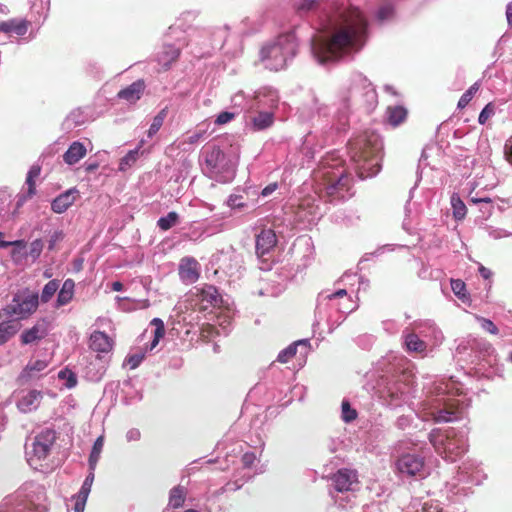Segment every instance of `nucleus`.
Wrapping results in <instances>:
<instances>
[{
  "label": "nucleus",
  "mask_w": 512,
  "mask_h": 512,
  "mask_svg": "<svg viewBox=\"0 0 512 512\" xmlns=\"http://www.w3.org/2000/svg\"><path fill=\"white\" fill-rule=\"evenodd\" d=\"M151 324L155 326L154 339L151 343V349H153L159 343V340L164 336L165 326L160 318H154L151 321Z\"/></svg>",
  "instance_id": "nucleus-38"
},
{
  "label": "nucleus",
  "mask_w": 512,
  "mask_h": 512,
  "mask_svg": "<svg viewBox=\"0 0 512 512\" xmlns=\"http://www.w3.org/2000/svg\"><path fill=\"white\" fill-rule=\"evenodd\" d=\"M138 154H139V150L138 149H135V150H131L129 151L122 159H121V162H120V170H124L125 169V166H131L133 163L136 162L137 158H138Z\"/></svg>",
  "instance_id": "nucleus-42"
},
{
  "label": "nucleus",
  "mask_w": 512,
  "mask_h": 512,
  "mask_svg": "<svg viewBox=\"0 0 512 512\" xmlns=\"http://www.w3.org/2000/svg\"><path fill=\"white\" fill-rule=\"evenodd\" d=\"M3 237H4V234L0 232V248H6L9 246L25 247V242L23 240L5 241V240H3Z\"/></svg>",
  "instance_id": "nucleus-51"
},
{
  "label": "nucleus",
  "mask_w": 512,
  "mask_h": 512,
  "mask_svg": "<svg viewBox=\"0 0 512 512\" xmlns=\"http://www.w3.org/2000/svg\"><path fill=\"white\" fill-rule=\"evenodd\" d=\"M93 481H94V470H90V473L84 480L79 493L83 494L84 496L85 495L88 496L90 493Z\"/></svg>",
  "instance_id": "nucleus-47"
},
{
  "label": "nucleus",
  "mask_w": 512,
  "mask_h": 512,
  "mask_svg": "<svg viewBox=\"0 0 512 512\" xmlns=\"http://www.w3.org/2000/svg\"><path fill=\"white\" fill-rule=\"evenodd\" d=\"M368 23L357 7L344 14L342 24L329 36H319L312 41V52L319 63L336 62L343 56L360 51L367 40Z\"/></svg>",
  "instance_id": "nucleus-1"
},
{
  "label": "nucleus",
  "mask_w": 512,
  "mask_h": 512,
  "mask_svg": "<svg viewBox=\"0 0 512 512\" xmlns=\"http://www.w3.org/2000/svg\"><path fill=\"white\" fill-rule=\"evenodd\" d=\"M304 344H306V341H304V340H300V341H296V342L292 343L291 345H289L287 348H285L284 350H282L279 353L277 360L281 363L289 362L292 358L295 357L298 345H304Z\"/></svg>",
  "instance_id": "nucleus-30"
},
{
  "label": "nucleus",
  "mask_w": 512,
  "mask_h": 512,
  "mask_svg": "<svg viewBox=\"0 0 512 512\" xmlns=\"http://www.w3.org/2000/svg\"><path fill=\"white\" fill-rule=\"evenodd\" d=\"M179 276L183 281L189 283L196 282L200 276L199 263L191 257L181 259L179 265Z\"/></svg>",
  "instance_id": "nucleus-14"
},
{
  "label": "nucleus",
  "mask_w": 512,
  "mask_h": 512,
  "mask_svg": "<svg viewBox=\"0 0 512 512\" xmlns=\"http://www.w3.org/2000/svg\"><path fill=\"white\" fill-rule=\"evenodd\" d=\"M179 55H180V51L179 50H175L173 52V58L172 59L175 61L176 59H178Z\"/></svg>",
  "instance_id": "nucleus-62"
},
{
  "label": "nucleus",
  "mask_w": 512,
  "mask_h": 512,
  "mask_svg": "<svg viewBox=\"0 0 512 512\" xmlns=\"http://www.w3.org/2000/svg\"><path fill=\"white\" fill-rule=\"evenodd\" d=\"M103 446H104V437L103 436H99L94 444H93V447H92V451L90 453V456H89V467H90V470H95L96 468V465L100 459V455H101V452L103 450Z\"/></svg>",
  "instance_id": "nucleus-28"
},
{
  "label": "nucleus",
  "mask_w": 512,
  "mask_h": 512,
  "mask_svg": "<svg viewBox=\"0 0 512 512\" xmlns=\"http://www.w3.org/2000/svg\"><path fill=\"white\" fill-rule=\"evenodd\" d=\"M168 114V108H163L154 118L152 121V124L150 125V128L148 129V136L152 137L154 136L162 127L165 118Z\"/></svg>",
  "instance_id": "nucleus-32"
},
{
  "label": "nucleus",
  "mask_w": 512,
  "mask_h": 512,
  "mask_svg": "<svg viewBox=\"0 0 512 512\" xmlns=\"http://www.w3.org/2000/svg\"><path fill=\"white\" fill-rule=\"evenodd\" d=\"M17 332L15 324L4 321L0 323V346L4 345L10 338H12Z\"/></svg>",
  "instance_id": "nucleus-31"
},
{
  "label": "nucleus",
  "mask_w": 512,
  "mask_h": 512,
  "mask_svg": "<svg viewBox=\"0 0 512 512\" xmlns=\"http://www.w3.org/2000/svg\"><path fill=\"white\" fill-rule=\"evenodd\" d=\"M201 136H202L201 133H196L189 137L188 142L190 144L196 143L201 138Z\"/></svg>",
  "instance_id": "nucleus-61"
},
{
  "label": "nucleus",
  "mask_w": 512,
  "mask_h": 512,
  "mask_svg": "<svg viewBox=\"0 0 512 512\" xmlns=\"http://www.w3.org/2000/svg\"><path fill=\"white\" fill-rule=\"evenodd\" d=\"M58 378L66 380V387L73 388L77 384L76 375L69 369H63L58 373Z\"/></svg>",
  "instance_id": "nucleus-40"
},
{
  "label": "nucleus",
  "mask_w": 512,
  "mask_h": 512,
  "mask_svg": "<svg viewBox=\"0 0 512 512\" xmlns=\"http://www.w3.org/2000/svg\"><path fill=\"white\" fill-rule=\"evenodd\" d=\"M48 366L45 360L30 361L20 374V379L29 380L35 376L36 373L43 371Z\"/></svg>",
  "instance_id": "nucleus-24"
},
{
  "label": "nucleus",
  "mask_w": 512,
  "mask_h": 512,
  "mask_svg": "<svg viewBox=\"0 0 512 512\" xmlns=\"http://www.w3.org/2000/svg\"><path fill=\"white\" fill-rule=\"evenodd\" d=\"M405 345L407 350L412 352L421 353L426 350V343L414 333H410L406 336Z\"/></svg>",
  "instance_id": "nucleus-29"
},
{
  "label": "nucleus",
  "mask_w": 512,
  "mask_h": 512,
  "mask_svg": "<svg viewBox=\"0 0 512 512\" xmlns=\"http://www.w3.org/2000/svg\"><path fill=\"white\" fill-rule=\"evenodd\" d=\"M397 470L400 474L406 476H426L424 458L416 454L402 455L396 462Z\"/></svg>",
  "instance_id": "nucleus-9"
},
{
  "label": "nucleus",
  "mask_w": 512,
  "mask_h": 512,
  "mask_svg": "<svg viewBox=\"0 0 512 512\" xmlns=\"http://www.w3.org/2000/svg\"><path fill=\"white\" fill-rule=\"evenodd\" d=\"M256 457L253 453H245L242 456V463L244 467H251L255 461Z\"/></svg>",
  "instance_id": "nucleus-53"
},
{
  "label": "nucleus",
  "mask_w": 512,
  "mask_h": 512,
  "mask_svg": "<svg viewBox=\"0 0 512 512\" xmlns=\"http://www.w3.org/2000/svg\"><path fill=\"white\" fill-rule=\"evenodd\" d=\"M98 167H99L98 163H89L85 166V170H86V172L91 173V172L97 170Z\"/></svg>",
  "instance_id": "nucleus-59"
},
{
  "label": "nucleus",
  "mask_w": 512,
  "mask_h": 512,
  "mask_svg": "<svg viewBox=\"0 0 512 512\" xmlns=\"http://www.w3.org/2000/svg\"><path fill=\"white\" fill-rule=\"evenodd\" d=\"M479 273L484 279H489L492 276V272L483 265L479 267Z\"/></svg>",
  "instance_id": "nucleus-56"
},
{
  "label": "nucleus",
  "mask_w": 512,
  "mask_h": 512,
  "mask_svg": "<svg viewBox=\"0 0 512 512\" xmlns=\"http://www.w3.org/2000/svg\"><path fill=\"white\" fill-rule=\"evenodd\" d=\"M347 295V291L345 289H339L338 291L332 293L328 296L329 299L333 298H342Z\"/></svg>",
  "instance_id": "nucleus-57"
},
{
  "label": "nucleus",
  "mask_w": 512,
  "mask_h": 512,
  "mask_svg": "<svg viewBox=\"0 0 512 512\" xmlns=\"http://www.w3.org/2000/svg\"><path fill=\"white\" fill-rule=\"evenodd\" d=\"M56 431L51 428L42 430L36 437L33 443V453L38 459H45L51 450L55 440Z\"/></svg>",
  "instance_id": "nucleus-10"
},
{
  "label": "nucleus",
  "mask_w": 512,
  "mask_h": 512,
  "mask_svg": "<svg viewBox=\"0 0 512 512\" xmlns=\"http://www.w3.org/2000/svg\"><path fill=\"white\" fill-rule=\"evenodd\" d=\"M387 122L392 127H397L406 121L408 111L405 107L400 105L388 106L386 109Z\"/></svg>",
  "instance_id": "nucleus-20"
},
{
  "label": "nucleus",
  "mask_w": 512,
  "mask_h": 512,
  "mask_svg": "<svg viewBox=\"0 0 512 512\" xmlns=\"http://www.w3.org/2000/svg\"><path fill=\"white\" fill-rule=\"evenodd\" d=\"M114 346V341L103 331H94L89 338V347L98 353H109Z\"/></svg>",
  "instance_id": "nucleus-13"
},
{
  "label": "nucleus",
  "mask_w": 512,
  "mask_h": 512,
  "mask_svg": "<svg viewBox=\"0 0 512 512\" xmlns=\"http://www.w3.org/2000/svg\"><path fill=\"white\" fill-rule=\"evenodd\" d=\"M228 205L232 209H241L245 207V203L243 201V196L241 195H231L228 199Z\"/></svg>",
  "instance_id": "nucleus-48"
},
{
  "label": "nucleus",
  "mask_w": 512,
  "mask_h": 512,
  "mask_svg": "<svg viewBox=\"0 0 512 512\" xmlns=\"http://www.w3.org/2000/svg\"><path fill=\"white\" fill-rule=\"evenodd\" d=\"M477 320L480 322L481 327L489 332L490 334L496 335L498 334L499 330L497 326L490 320L484 317H477Z\"/></svg>",
  "instance_id": "nucleus-43"
},
{
  "label": "nucleus",
  "mask_w": 512,
  "mask_h": 512,
  "mask_svg": "<svg viewBox=\"0 0 512 512\" xmlns=\"http://www.w3.org/2000/svg\"><path fill=\"white\" fill-rule=\"evenodd\" d=\"M77 196L78 190L76 188L65 191L53 200L52 210L59 214L65 212L76 201Z\"/></svg>",
  "instance_id": "nucleus-16"
},
{
  "label": "nucleus",
  "mask_w": 512,
  "mask_h": 512,
  "mask_svg": "<svg viewBox=\"0 0 512 512\" xmlns=\"http://www.w3.org/2000/svg\"><path fill=\"white\" fill-rule=\"evenodd\" d=\"M429 440L438 454L452 462L467 451V440L453 428L444 431L434 429L429 434Z\"/></svg>",
  "instance_id": "nucleus-3"
},
{
  "label": "nucleus",
  "mask_w": 512,
  "mask_h": 512,
  "mask_svg": "<svg viewBox=\"0 0 512 512\" xmlns=\"http://www.w3.org/2000/svg\"><path fill=\"white\" fill-rule=\"evenodd\" d=\"M432 415L435 422H451L458 419L457 409L452 406L440 409Z\"/></svg>",
  "instance_id": "nucleus-27"
},
{
  "label": "nucleus",
  "mask_w": 512,
  "mask_h": 512,
  "mask_svg": "<svg viewBox=\"0 0 512 512\" xmlns=\"http://www.w3.org/2000/svg\"><path fill=\"white\" fill-rule=\"evenodd\" d=\"M277 237L272 229L262 230L256 237V253L258 256H264L275 247Z\"/></svg>",
  "instance_id": "nucleus-15"
},
{
  "label": "nucleus",
  "mask_w": 512,
  "mask_h": 512,
  "mask_svg": "<svg viewBox=\"0 0 512 512\" xmlns=\"http://www.w3.org/2000/svg\"><path fill=\"white\" fill-rule=\"evenodd\" d=\"M495 109L492 103H488L480 112L478 121L480 124H485L487 120L494 114Z\"/></svg>",
  "instance_id": "nucleus-45"
},
{
  "label": "nucleus",
  "mask_w": 512,
  "mask_h": 512,
  "mask_svg": "<svg viewBox=\"0 0 512 512\" xmlns=\"http://www.w3.org/2000/svg\"><path fill=\"white\" fill-rule=\"evenodd\" d=\"M305 206H309L308 200H303V201L299 204V208H304Z\"/></svg>",
  "instance_id": "nucleus-63"
},
{
  "label": "nucleus",
  "mask_w": 512,
  "mask_h": 512,
  "mask_svg": "<svg viewBox=\"0 0 512 512\" xmlns=\"http://www.w3.org/2000/svg\"><path fill=\"white\" fill-rule=\"evenodd\" d=\"M178 219H179L178 214L176 212L172 211V212H169L165 217H161L158 220L157 225L161 230L167 231L170 228H172L174 225H176V223L178 222Z\"/></svg>",
  "instance_id": "nucleus-35"
},
{
  "label": "nucleus",
  "mask_w": 512,
  "mask_h": 512,
  "mask_svg": "<svg viewBox=\"0 0 512 512\" xmlns=\"http://www.w3.org/2000/svg\"><path fill=\"white\" fill-rule=\"evenodd\" d=\"M39 296L37 293H30L26 296H15L12 302L4 308L5 315L26 319L38 308Z\"/></svg>",
  "instance_id": "nucleus-7"
},
{
  "label": "nucleus",
  "mask_w": 512,
  "mask_h": 512,
  "mask_svg": "<svg viewBox=\"0 0 512 512\" xmlns=\"http://www.w3.org/2000/svg\"><path fill=\"white\" fill-rule=\"evenodd\" d=\"M43 247H44V244L42 242V240L40 239H36L34 240L31 245H30V249H29V255L33 258V259H37L42 250H43Z\"/></svg>",
  "instance_id": "nucleus-46"
},
{
  "label": "nucleus",
  "mask_w": 512,
  "mask_h": 512,
  "mask_svg": "<svg viewBox=\"0 0 512 512\" xmlns=\"http://www.w3.org/2000/svg\"><path fill=\"white\" fill-rule=\"evenodd\" d=\"M506 18L508 24L512 26V1L506 7Z\"/></svg>",
  "instance_id": "nucleus-58"
},
{
  "label": "nucleus",
  "mask_w": 512,
  "mask_h": 512,
  "mask_svg": "<svg viewBox=\"0 0 512 512\" xmlns=\"http://www.w3.org/2000/svg\"><path fill=\"white\" fill-rule=\"evenodd\" d=\"M234 117H235L234 113H231V112H228V111L221 112L217 116V118L215 120V124H217V125L226 124V123L230 122L231 120H233Z\"/></svg>",
  "instance_id": "nucleus-49"
},
{
  "label": "nucleus",
  "mask_w": 512,
  "mask_h": 512,
  "mask_svg": "<svg viewBox=\"0 0 512 512\" xmlns=\"http://www.w3.org/2000/svg\"><path fill=\"white\" fill-rule=\"evenodd\" d=\"M75 283L72 279H66L58 293L56 307L67 305L74 296Z\"/></svg>",
  "instance_id": "nucleus-23"
},
{
  "label": "nucleus",
  "mask_w": 512,
  "mask_h": 512,
  "mask_svg": "<svg viewBox=\"0 0 512 512\" xmlns=\"http://www.w3.org/2000/svg\"><path fill=\"white\" fill-rule=\"evenodd\" d=\"M506 160L512 165V137L508 139L504 146Z\"/></svg>",
  "instance_id": "nucleus-52"
},
{
  "label": "nucleus",
  "mask_w": 512,
  "mask_h": 512,
  "mask_svg": "<svg viewBox=\"0 0 512 512\" xmlns=\"http://www.w3.org/2000/svg\"><path fill=\"white\" fill-rule=\"evenodd\" d=\"M141 360V356L133 355L128 358V364L130 365L131 368H136L140 364Z\"/></svg>",
  "instance_id": "nucleus-54"
},
{
  "label": "nucleus",
  "mask_w": 512,
  "mask_h": 512,
  "mask_svg": "<svg viewBox=\"0 0 512 512\" xmlns=\"http://www.w3.org/2000/svg\"><path fill=\"white\" fill-rule=\"evenodd\" d=\"M277 189V184L276 183H272V184H269L267 185L261 192V194L263 196H268L270 195L271 193H273L275 190Z\"/></svg>",
  "instance_id": "nucleus-55"
},
{
  "label": "nucleus",
  "mask_w": 512,
  "mask_h": 512,
  "mask_svg": "<svg viewBox=\"0 0 512 512\" xmlns=\"http://www.w3.org/2000/svg\"><path fill=\"white\" fill-rule=\"evenodd\" d=\"M55 241H56V238H55V239H52V240L50 241V244H49V249H50V250H52V249H53L54 244H55Z\"/></svg>",
  "instance_id": "nucleus-64"
},
{
  "label": "nucleus",
  "mask_w": 512,
  "mask_h": 512,
  "mask_svg": "<svg viewBox=\"0 0 512 512\" xmlns=\"http://www.w3.org/2000/svg\"><path fill=\"white\" fill-rule=\"evenodd\" d=\"M451 204L453 207V216L455 219L461 220L466 215V206L463 201L456 195L451 197Z\"/></svg>",
  "instance_id": "nucleus-37"
},
{
  "label": "nucleus",
  "mask_w": 512,
  "mask_h": 512,
  "mask_svg": "<svg viewBox=\"0 0 512 512\" xmlns=\"http://www.w3.org/2000/svg\"><path fill=\"white\" fill-rule=\"evenodd\" d=\"M297 48L296 37L293 32L278 36L277 40L261 49V60H271V69L279 70L286 65L289 57L295 55Z\"/></svg>",
  "instance_id": "nucleus-4"
},
{
  "label": "nucleus",
  "mask_w": 512,
  "mask_h": 512,
  "mask_svg": "<svg viewBox=\"0 0 512 512\" xmlns=\"http://www.w3.org/2000/svg\"><path fill=\"white\" fill-rule=\"evenodd\" d=\"M59 288V281L56 280V279H53L51 281H49L43 288L42 290V293H41V302L43 303H47L49 302L52 297L55 295V293L57 292Z\"/></svg>",
  "instance_id": "nucleus-33"
},
{
  "label": "nucleus",
  "mask_w": 512,
  "mask_h": 512,
  "mask_svg": "<svg viewBox=\"0 0 512 512\" xmlns=\"http://www.w3.org/2000/svg\"><path fill=\"white\" fill-rule=\"evenodd\" d=\"M195 289L192 301L199 311H207L220 306L222 298L215 286L205 285L202 288Z\"/></svg>",
  "instance_id": "nucleus-8"
},
{
  "label": "nucleus",
  "mask_w": 512,
  "mask_h": 512,
  "mask_svg": "<svg viewBox=\"0 0 512 512\" xmlns=\"http://www.w3.org/2000/svg\"><path fill=\"white\" fill-rule=\"evenodd\" d=\"M28 30V22L26 20L9 19L0 23V32L6 34H16L23 36Z\"/></svg>",
  "instance_id": "nucleus-19"
},
{
  "label": "nucleus",
  "mask_w": 512,
  "mask_h": 512,
  "mask_svg": "<svg viewBox=\"0 0 512 512\" xmlns=\"http://www.w3.org/2000/svg\"><path fill=\"white\" fill-rule=\"evenodd\" d=\"M480 89L479 82H475L470 88L460 97L457 107L459 109L465 108L469 102L472 100L473 96L478 92Z\"/></svg>",
  "instance_id": "nucleus-36"
},
{
  "label": "nucleus",
  "mask_w": 512,
  "mask_h": 512,
  "mask_svg": "<svg viewBox=\"0 0 512 512\" xmlns=\"http://www.w3.org/2000/svg\"><path fill=\"white\" fill-rule=\"evenodd\" d=\"M451 288L456 296L463 299L466 297V284L460 279H451Z\"/></svg>",
  "instance_id": "nucleus-41"
},
{
  "label": "nucleus",
  "mask_w": 512,
  "mask_h": 512,
  "mask_svg": "<svg viewBox=\"0 0 512 512\" xmlns=\"http://www.w3.org/2000/svg\"><path fill=\"white\" fill-rule=\"evenodd\" d=\"M237 163L236 156L226 155L217 146L206 151L205 164L210 173L214 174L220 182H229L234 178Z\"/></svg>",
  "instance_id": "nucleus-6"
},
{
  "label": "nucleus",
  "mask_w": 512,
  "mask_h": 512,
  "mask_svg": "<svg viewBox=\"0 0 512 512\" xmlns=\"http://www.w3.org/2000/svg\"><path fill=\"white\" fill-rule=\"evenodd\" d=\"M49 322L46 319H40L30 329L21 334L22 344H31L45 338L48 334Z\"/></svg>",
  "instance_id": "nucleus-12"
},
{
  "label": "nucleus",
  "mask_w": 512,
  "mask_h": 512,
  "mask_svg": "<svg viewBox=\"0 0 512 512\" xmlns=\"http://www.w3.org/2000/svg\"><path fill=\"white\" fill-rule=\"evenodd\" d=\"M394 15V9L391 5H383L379 8L377 17L380 21L389 20Z\"/></svg>",
  "instance_id": "nucleus-44"
},
{
  "label": "nucleus",
  "mask_w": 512,
  "mask_h": 512,
  "mask_svg": "<svg viewBox=\"0 0 512 512\" xmlns=\"http://www.w3.org/2000/svg\"><path fill=\"white\" fill-rule=\"evenodd\" d=\"M322 0H299L295 4V10L298 15L303 16L319 9Z\"/></svg>",
  "instance_id": "nucleus-26"
},
{
  "label": "nucleus",
  "mask_w": 512,
  "mask_h": 512,
  "mask_svg": "<svg viewBox=\"0 0 512 512\" xmlns=\"http://www.w3.org/2000/svg\"><path fill=\"white\" fill-rule=\"evenodd\" d=\"M87 497L88 496H86V495L84 496L83 494L78 493V495L76 496L75 505H74L75 512H83L84 511Z\"/></svg>",
  "instance_id": "nucleus-50"
},
{
  "label": "nucleus",
  "mask_w": 512,
  "mask_h": 512,
  "mask_svg": "<svg viewBox=\"0 0 512 512\" xmlns=\"http://www.w3.org/2000/svg\"><path fill=\"white\" fill-rule=\"evenodd\" d=\"M41 393L37 390H31L24 395L17 403L18 409L23 413L31 412L37 407Z\"/></svg>",
  "instance_id": "nucleus-22"
},
{
  "label": "nucleus",
  "mask_w": 512,
  "mask_h": 512,
  "mask_svg": "<svg viewBox=\"0 0 512 512\" xmlns=\"http://www.w3.org/2000/svg\"><path fill=\"white\" fill-rule=\"evenodd\" d=\"M86 153L87 149L84 144L80 141H74L64 153L63 160L68 165H74L84 158Z\"/></svg>",
  "instance_id": "nucleus-18"
},
{
  "label": "nucleus",
  "mask_w": 512,
  "mask_h": 512,
  "mask_svg": "<svg viewBox=\"0 0 512 512\" xmlns=\"http://www.w3.org/2000/svg\"><path fill=\"white\" fill-rule=\"evenodd\" d=\"M253 129L255 131L264 130L273 124V114L271 112H259L251 118Z\"/></svg>",
  "instance_id": "nucleus-25"
},
{
  "label": "nucleus",
  "mask_w": 512,
  "mask_h": 512,
  "mask_svg": "<svg viewBox=\"0 0 512 512\" xmlns=\"http://www.w3.org/2000/svg\"><path fill=\"white\" fill-rule=\"evenodd\" d=\"M111 288L113 291H121L123 289V284L119 281H115L112 283Z\"/></svg>",
  "instance_id": "nucleus-60"
},
{
  "label": "nucleus",
  "mask_w": 512,
  "mask_h": 512,
  "mask_svg": "<svg viewBox=\"0 0 512 512\" xmlns=\"http://www.w3.org/2000/svg\"><path fill=\"white\" fill-rule=\"evenodd\" d=\"M334 488L338 492L352 491L358 485V473L356 470L342 468L331 477Z\"/></svg>",
  "instance_id": "nucleus-11"
},
{
  "label": "nucleus",
  "mask_w": 512,
  "mask_h": 512,
  "mask_svg": "<svg viewBox=\"0 0 512 512\" xmlns=\"http://www.w3.org/2000/svg\"><path fill=\"white\" fill-rule=\"evenodd\" d=\"M342 419L344 422L349 423L357 418V412L351 408L348 401L342 402Z\"/></svg>",
  "instance_id": "nucleus-39"
},
{
  "label": "nucleus",
  "mask_w": 512,
  "mask_h": 512,
  "mask_svg": "<svg viewBox=\"0 0 512 512\" xmlns=\"http://www.w3.org/2000/svg\"><path fill=\"white\" fill-rule=\"evenodd\" d=\"M319 178L320 193L329 201L343 198L344 193L350 188L351 179L342 166L331 169L324 168L319 171Z\"/></svg>",
  "instance_id": "nucleus-5"
},
{
  "label": "nucleus",
  "mask_w": 512,
  "mask_h": 512,
  "mask_svg": "<svg viewBox=\"0 0 512 512\" xmlns=\"http://www.w3.org/2000/svg\"><path fill=\"white\" fill-rule=\"evenodd\" d=\"M145 89V83L143 80H137L128 87L120 90L117 94L118 98L126 100L130 103L138 101Z\"/></svg>",
  "instance_id": "nucleus-17"
},
{
  "label": "nucleus",
  "mask_w": 512,
  "mask_h": 512,
  "mask_svg": "<svg viewBox=\"0 0 512 512\" xmlns=\"http://www.w3.org/2000/svg\"><path fill=\"white\" fill-rule=\"evenodd\" d=\"M187 497V489L182 485H177L169 491L168 508L178 509L183 507Z\"/></svg>",
  "instance_id": "nucleus-21"
},
{
  "label": "nucleus",
  "mask_w": 512,
  "mask_h": 512,
  "mask_svg": "<svg viewBox=\"0 0 512 512\" xmlns=\"http://www.w3.org/2000/svg\"><path fill=\"white\" fill-rule=\"evenodd\" d=\"M382 149L381 137L374 131H364L349 141V155L357 165L360 178L372 177L380 171Z\"/></svg>",
  "instance_id": "nucleus-2"
},
{
  "label": "nucleus",
  "mask_w": 512,
  "mask_h": 512,
  "mask_svg": "<svg viewBox=\"0 0 512 512\" xmlns=\"http://www.w3.org/2000/svg\"><path fill=\"white\" fill-rule=\"evenodd\" d=\"M41 168L38 165H34L30 168L27 178H26V184L28 185V195L32 196L35 194V179L40 175Z\"/></svg>",
  "instance_id": "nucleus-34"
}]
</instances>
